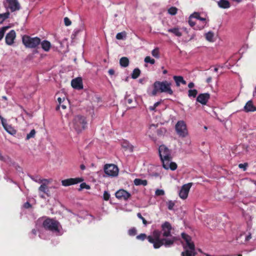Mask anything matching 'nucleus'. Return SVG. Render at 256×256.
Instances as JSON below:
<instances>
[{
    "label": "nucleus",
    "instance_id": "1",
    "mask_svg": "<svg viewBox=\"0 0 256 256\" xmlns=\"http://www.w3.org/2000/svg\"><path fill=\"white\" fill-rule=\"evenodd\" d=\"M162 232L158 230H154L152 234L148 237L145 234H140L136 236L138 240H144L147 238L148 241L153 244L154 248H158L162 246L168 248L171 246L176 240L174 237L170 239L160 238Z\"/></svg>",
    "mask_w": 256,
    "mask_h": 256
},
{
    "label": "nucleus",
    "instance_id": "2",
    "mask_svg": "<svg viewBox=\"0 0 256 256\" xmlns=\"http://www.w3.org/2000/svg\"><path fill=\"white\" fill-rule=\"evenodd\" d=\"M158 154L162 164L163 168L166 170H174L177 168V164L172 162V151L165 145L162 144L159 146Z\"/></svg>",
    "mask_w": 256,
    "mask_h": 256
},
{
    "label": "nucleus",
    "instance_id": "3",
    "mask_svg": "<svg viewBox=\"0 0 256 256\" xmlns=\"http://www.w3.org/2000/svg\"><path fill=\"white\" fill-rule=\"evenodd\" d=\"M36 226L37 228L42 226L45 230L56 233H59L60 228L61 227L60 222L56 220L44 217L39 218L36 222Z\"/></svg>",
    "mask_w": 256,
    "mask_h": 256
},
{
    "label": "nucleus",
    "instance_id": "4",
    "mask_svg": "<svg viewBox=\"0 0 256 256\" xmlns=\"http://www.w3.org/2000/svg\"><path fill=\"white\" fill-rule=\"evenodd\" d=\"M172 82L167 80L162 82L156 81L153 84L154 89L150 94V96H155L158 92H164L170 95L173 94L171 88Z\"/></svg>",
    "mask_w": 256,
    "mask_h": 256
},
{
    "label": "nucleus",
    "instance_id": "5",
    "mask_svg": "<svg viewBox=\"0 0 256 256\" xmlns=\"http://www.w3.org/2000/svg\"><path fill=\"white\" fill-rule=\"evenodd\" d=\"M182 237L185 242V244H183L184 251L182 252V256H195V246L192 240V238L184 232L182 234Z\"/></svg>",
    "mask_w": 256,
    "mask_h": 256
},
{
    "label": "nucleus",
    "instance_id": "6",
    "mask_svg": "<svg viewBox=\"0 0 256 256\" xmlns=\"http://www.w3.org/2000/svg\"><path fill=\"white\" fill-rule=\"evenodd\" d=\"M87 122L86 118L82 116H76L72 123L71 128H72L78 134L81 132L86 127Z\"/></svg>",
    "mask_w": 256,
    "mask_h": 256
},
{
    "label": "nucleus",
    "instance_id": "7",
    "mask_svg": "<svg viewBox=\"0 0 256 256\" xmlns=\"http://www.w3.org/2000/svg\"><path fill=\"white\" fill-rule=\"evenodd\" d=\"M22 42L26 48H36L40 44V39L38 37L31 38L24 35L22 38Z\"/></svg>",
    "mask_w": 256,
    "mask_h": 256
},
{
    "label": "nucleus",
    "instance_id": "8",
    "mask_svg": "<svg viewBox=\"0 0 256 256\" xmlns=\"http://www.w3.org/2000/svg\"><path fill=\"white\" fill-rule=\"evenodd\" d=\"M52 182V179L43 178V182L40 184V186L38 188V192L41 198H45L44 194L48 196H50V192L48 188V184Z\"/></svg>",
    "mask_w": 256,
    "mask_h": 256
},
{
    "label": "nucleus",
    "instance_id": "9",
    "mask_svg": "<svg viewBox=\"0 0 256 256\" xmlns=\"http://www.w3.org/2000/svg\"><path fill=\"white\" fill-rule=\"evenodd\" d=\"M104 172L108 176L115 177L118 174V168L114 164H106L104 166Z\"/></svg>",
    "mask_w": 256,
    "mask_h": 256
},
{
    "label": "nucleus",
    "instance_id": "10",
    "mask_svg": "<svg viewBox=\"0 0 256 256\" xmlns=\"http://www.w3.org/2000/svg\"><path fill=\"white\" fill-rule=\"evenodd\" d=\"M4 5L7 10L12 12L18 11L21 6L18 0H6Z\"/></svg>",
    "mask_w": 256,
    "mask_h": 256
},
{
    "label": "nucleus",
    "instance_id": "11",
    "mask_svg": "<svg viewBox=\"0 0 256 256\" xmlns=\"http://www.w3.org/2000/svg\"><path fill=\"white\" fill-rule=\"evenodd\" d=\"M176 130L178 134L182 138L188 135L186 124L183 120H179L176 124Z\"/></svg>",
    "mask_w": 256,
    "mask_h": 256
},
{
    "label": "nucleus",
    "instance_id": "12",
    "mask_svg": "<svg viewBox=\"0 0 256 256\" xmlns=\"http://www.w3.org/2000/svg\"><path fill=\"white\" fill-rule=\"evenodd\" d=\"M172 230V226L168 222H165L164 224L162 225V236L164 237H169L170 236V238H173L174 236H172L170 235V232ZM176 238V241L177 240V238L174 236ZM166 239H168L167 238H165ZM168 239H170L168 238Z\"/></svg>",
    "mask_w": 256,
    "mask_h": 256
},
{
    "label": "nucleus",
    "instance_id": "13",
    "mask_svg": "<svg viewBox=\"0 0 256 256\" xmlns=\"http://www.w3.org/2000/svg\"><path fill=\"white\" fill-rule=\"evenodd\" d=\"M192 185V183L190 182L185 184L182 186L179 192V196L181 198L184 200L187 198L190 190Z\"/></svg>",
    "mask_w": 256,
    "mask_h": 256
},
{
    "label": "nucleus",
    "instance_id": "14",
    "mask_svg": "<svg viewBox=\"0 0 256 256\" xmlns=\"http://www.w3.org/2000/svg\"><path fill=\"white\" fill-rule=\"evenodd\" d=\"M84 181L82 178H70L62 180V184L64 186H70L78 184Z\"/></svg>",
    "mask_w": 256,
    "mask_h": 256
},
{
    "label": "nucleus",
    "instance_id": "15",
    "mask_svg": "<svg viewBox=\"0 0 256 256\" xmlns=\"http://www.w3.org/2000/svg\"><path fill=\"white\" fill-rule=\"evenodd\" d=\"M115 196L117 198L124 200H128L131 196L130 193L123 189H120L118 190L116 192Z\"/></svg>",
    "mask_w": 256,
    "mask_h": 256
},
{
    "label": "nucleus",
    "instance_id": "16",
    "mask_svg": "<svg viewBox=\"0 0 256 256\" xmlns=\"http://www.w3.org/2000/svg\"><path fill=\"white\" fill-rule=\"evenodd\" d=\"M16 37V34L14 30H11L6 36V43L9 46L12 45Z\"/></svg>",
    "mask_w": 256,
    "mask_h": 256
},
{
    "label": "nucleus",
    "instance_id": "17",
    "mask_svg": "<svg viewBox=\"0 0 256 256\" xmlns=\"http://www.w3.org/2000/svg\"><path fill=\"white\" fill-rule=\"evenodd\" d=\"M210 95L208 93L200 94L198 96L196 101L201 104L204 105L206 104L210 99Z\"/></svg>",
    "mask_w": 256,
    "mask_h": 256
},
{
    "label": "nucleus",
    "instance_id": "18",
    "mask_svg": "<svg viewBox=\"0 0 256 256\" xmlns=\"http://www.w3.org/2000/svg\"><path fill=\"white\" fill-rule=\"evenodd\" d=\"M156 126L155 124H151L150 126L149 130L148 131V132L153 134L156 131L157 134L158 136H162L166 132V130L164 128H160V129L157 130H156Z\"/></svg>",
    "mask_w": 256,
    "mask_h": 256
},
{
    "label": "nucleus",
    "instance_id": "19",
    "mask_svg": "<svg viewBox=\"0 0 256 256\" xmlns=\"http://www.w3.org/2000/svg\"><path fill=\"white\" fill-rule=\"evenodd\" d=\"M71 85L74 89H82L83 88V86L81 78H77L73 79L71 82Z\"/></svg>",
    "mask_w": 256,
    "mask_h": 256
},
{
    "label": "nucleus",
    "instance_id": "20",
    "mask_svg": "<svg viewBox=\"0 0 256 256\" xmlns=\"http://www.w3.org/2000/svg\"><path fill=\"white\" fill-rule=\"evenodd\" d=\"M243 110L246 112H253L256 111V107L253 104L252 101L250 100L246 103Z\"/></svg>",
    "mask_w": 256,
    "mask_h": 256
},
{
    "label": "nucleus",
    "instance_id": "21",
    "mask_svg": "<svg viewBox=\"0 0 256 256\" xmlns=\"http://www.w3.org/2000/svg\"><path fill=\"white\" fill-rule=\"evenodd\" d=\"M173 78L176 82V86L178 87L180 86V84L184 85L186 84V81L182 76H173Z\"/></svg>",
    "mask_w": 256,
    "mask_h": 256
},
{
    "label": "nucleus",
    "instance_id": "22",
    "mask_svg": "<svg viewBox=\"0 0 256 256\" xmlns=\"http://www.w3.org/2000/svg\"><path fill=\"white\" fill-rule=\"evenodd\" d=\"M218 4L220 8L224 9L228 8L230 6L229 2L227 0H220L218 2Z\"/></svg>",
    "mask_w": 256,
    "mask_h": 256
},
{
    "label": "nucleus",
    "instance_id": "23",
    "mask_svg": "<svg viewBox=\"0 0 256 256\" xmlns=\"http://www.w3.org/2000/svg\"><path fill=\"white\" fill-rule=\"evenodd\" d=\"M42 48L45 51L48 52L49 51L50 47L51 44L50 42L48 40H43L42 42H40Z\"/></svg>",
    "mask_w": 256,
    "mask_h": 256
},
{
    "label": "nucleus",
    "instance_id": "24",
    "mask_svg": "<svg viewBox=\"0 0 256 256\" xmlns=\"http://www.w3.org/2000/svg\"><path fill=\"white\" fill-rule=\"evenodd\" d=\"M168 31L169 32L172 33L174 34L176 36L180 37L182 36V33L180 31V28H172L168 29Z\"/></svg>",
    "mask_w": 256,
    "mask_h": 256
},
{
    "label": "nucleus",
    "instance_id": "25",
    "mask_svg": "<svg viewBox=\"0 0 256 256\" xmlns=\"http://www.w3.org/2000/svg\"><path fill=\"white\" fill-rule=\"evenodd\" d=\"M190 18H195L198 20H200L204 24H206V19L205 18H201L198 12H194L190 15Z\"/></svg>",
    "mask_w": 256,
    "mask_h": 256
},
{
    "label": "nucleus",
    "instance_id": "26",
    "mask_svg": "<svg viewBox=\"0 0 256 256\" xmlns=\"http://www.w3.org/2000/svg\"><path fill=\"white\" fill-rule=\"evenodd\" d=\"M134 183L136 186H146L148 184V181L146 180H141L140 178H136Z\"/></svg>",
    "mask_w": 256,
    "mask_h": 256
},
{
    "label": "nucleus",
    "instance_id": "27",
    "mask_svg": "<svg viewBox=\"0 0 256 256\" xmlns=\"http://www.w3.org/2000/svg\"><path fill=\"white\" fill-rule=\"evenodd\" d=\"M4 128V130L10 134H12V135H13L14 134H16V131L15 130H14L10 126H8L6 122L4 124V125H2Z\"/></svg>",
    "mask_w": 256,
    "mask_h": 256
},
{
    "label": "nucleus",
    "instance_id": "28",
    "mask_svg": "<svg viewBox=\"0 0 256 256\" xmlns=\"http://www.w3.org/2000/svg\"><path fill=\"white\" fill-rule=\"evenodd\" d=\"M120 64L122 67H127L129 64V60L126 57H122L120 60Z\"/></svg>",
    "mask_w": 256,
    "mask_h": 256
},
{
    "label": "nucleus",
    "instance_id": "29",
    "mask_svg": "<svg viewBox=\"0 0 256 256\" xmlns=\"http://www.w3.org/2000/svg\"><path fill=\"white\" fill-rule=\"evenodd\" d=\"M122 146L126 150H128L130 152H132L134 150L133 146L127 142H124L122 144Z\"/></svg>",
    "mask_w": 256,
    "mask_h": 256
},
{
    "label": "nucleus",
    "instance_id": "30",
    "mask_svg": "<svg viewBox=\"0 0 256 256\" xmlns=\"http://www.w3.org/2000/svg\"><path fill=\"white\" fill-rule=\"evenodd\" d=\"M9 16L10 12H8L3 14H0V24H2L6 19H7Z\"/></svg>",
    "mask_w": 256,
    "mask_h": 256
},
{
    "label": "nucleus",
    "instance_id": "31",
    "mask_svg": "<svg viewBox=\"0 0 256 256\" xmlns=\"http://www.w3.org/2000/svg\"><path fill=\"white\" fill-rule=\"evenodd\" d=\"M206 38L207 40L209 42H213L214 41V33L212 32H208L206 33Z\"/></svg>",
    "mask_w": 256,
    "mask_h": 256
},
{
    "label": "nucleus",
    "instance_id": "32",
    "mask_svg": "<svg viewBox=\"0 0 256 256\" xmlns=\"http://www.w3.org/2000/svg\"><path fill=\"white\" fill-rule=\"evenodd\" d=\"M126 37V33L124 31L120 32H118L116 35V38L118 40H124Z\"/></svg>",
    "mask_w": 256,
    "mask_h": 256
},
{
    "label": "nucleus",
    "instance_id": "33",
    "mask_svg": "<svg viewBox=\"0 0 256 256\" xmlns=\"http://www.w3.org/2000/svg\"><path fill=\"white\" fill-rule=\"evenodd\" d=\"M140 73V70L138 68L134 69L132 74V78L134 79L138 78Z\"/></svg>",
    "mask_w": 256,
    "mask_h": 256
},
{
    "label": "nucleus",
    "instance_id": "34",
    "mask_svg": "<svg viewBox=\"0 0 256 256\" xmlns=\"http://www.w3.org/2000/svg\"><path fill=\"white\" fill-rule=\"evenodd\" d=\"M30 177L33 181H34L38 184H40L42 182H43V179L41 178L38 176H30Z\"/></svg>",
    "mask_w": 256,
    "mask_h": 256
},
{
    "label": "nucleus",
    "instance_id": "35",
    "mask_svg": "<svg viewBox=\"0 0 256 256\" xmlns=\"http://www.w3.org/2000/svg\"><path fill=\"white\" fill-rule=\"evenodd\" d=\"M168 12L172 16H174L178 12V8L176 7L172 6L168 9Z\"/></svg>",
    "mask_w": 256,
    "mask_h": 256
},
{
    "label": "nucleus",
    "instance_id": "36",
    "mask_svg": "<svg viewBox=\"0 0 256 256\" xmlns=\"http://www.w3.org/2000/svg\"><path fill=\"white\" fill-rule=\"evenodd\" d=\"M198 94V91L196 90H190L188 91V96L190 98H195Z\"/></svg>",
    "mask_w": 256,
    "mask_h": 256
},
{
    "label": "nucleus",
    "instance_id": "37",
    "mask_svg": "<svg viewBox=\"0 0 256 256\" xmlns=\"http://www.w3.org/2000/svg\"><path fill=\"white\" fill-rule=\"evenodd\" d=\"M36 133V132L35 130L32 129L29 134H27L26 140H28L31 138H34L35 136Z\"/></svg>",
    "mask_w": 256,
    "mask_h": 256
},
{
    "label": "nucleus",
    "instance_id": "38",
    "mask_svg": "<svg viewBox=\"0 0 256 256\" xmlns=\"http://www.w3.org/2000/svg\"><path fill=\"white\" fill-rule=\"evenodd\" d=\"M144 61L146 63H150L151 64H154L155 63V60L150 56H146L144 58Z\"/></svg>",
    "mask_w": 256,
    "mask_h": 256
},
{
    "label": "nucleus",
    "instance_id": "39",
    "mask_svg": "<svg viewBox=\"0 0 256 256\" xmlns=\"http://www.w3.org/2000/svg\"><path fill=\"white\" fill-rule=\"evenodd\" d=\"M9 28V26H4L2 28H0V40L4 37V34L6 30H8Z\"/></svg>",
    "mask_w": 256,
    "mask_h": 256
},
{
    "label": "nucleus",
    "instance_id": "40",
    "mask_svg": "<svg viewBox=\"0 0 256 256\" xmlns=\"http://www.w3.org/2000/svg\"><path fill=\"white\" fill-rule=\"evenodd\" d=\"M152 54L156 58H160L159 50L158 48L153 50L152 52Z\"/></svg>",
    "mask_w": 256,
    "mask_h": 256
},
{
    "label": "nucleus",
    "instance_id": "41",
    "mask_svg": "<svg viewBox=\"0 0 256 256\" xmlns=\"http://www.w3.org/2000/svg\"><path fill=\"white\" fill-rule=\"evenodd\" d=\"M136 229L135 228H132L128 231V234L130 236H134L136 234Z\"/></svg>",
    "mask_w": 256,
    "mask_h": 256
},
{
    "label": "nucleus",
    "instance_id": "42",
    "mask_svg": "<svg viewBox=\"0 0 256 256\" xmlns=\"http://www.w3.org/2000/svg\"><path fill=\"white\" fill-rule=\"evenodd\" d=\"M133 98H130V96H128V94H126L125 96V101H126V102L129 104H132V102H133Z\"/></svg>",
    "mask_w": 256,
    "mask_h": 256
},
{
    "label": "nucleus",
    "instance_id": "43",
    "mask_svg": "<svg viewBox=\"0 0 256 256\" xmlns=\"http://www.w3.org/2000/svg\"><path fill=\"white\" fill-rule=\"evenodd\" d=\"M174 202L172 200H168L167 202L168 208V210H172L174 206Z\"/></svg>",
    "mask_w": 256,
    "mask_h": 256
},
{
    "label": "nucleus",
    "instance_id": "44",
    "mask_svg": "<svg viewBox=\"0 0 256 256\" xmlns=\"http://www.w3.org/2000/svg\"><path fill=\"white\" fill-rule=\"evenodd\" d=\"M137 216L140 220H142L143 224L146 226L148 224L147 221L146 220V219L142 216L140 213H138L137 214Z\"/></svg>",
    "mask_w": 256,
    "mask_h": 256
},
{
    "label": "nucleus",
    "instance_id": "45",
    "mask_svg": "<svg viewBox=\"0 0 256 256\" xmlns=\"http://www.w3.org/2000/svg\"><path fill=\"white\" fill-rule=\"evenodd\" d=\"M160 103H161V102H156V103H154V104L153 106H150V108H149L150 110L151 111L154 110L158 106H159L160 104Z\"/></svg>",
    "mask_w": 256,
    "mask_h": 256
},
{
    "label": "nucleus",
    "instance_id": "46",
    "mask_svg": "<svg viewBox=\"0 0 256 256\" xmlns=\"http://www.w3.org/2000/svg\"><path fill=\"white\" fill-rule=\"evenodd\" d=\"M84 188L89 190L90 188V186L86 184V183L83 182L80 184V188H79V190H82Z\"/></svg>",
    "mask_w": 256,
    "mask_h": 256
},
{
    "label": "nucleus",
    "instance_id": "47",
    "mask_svg": "<svg viewBox=\"0 0 256 256\" xmlns=\"http://www.w3.org/2000/svg\"><path fill=\"white\" fill-rule=\"evenodd\" d=\"M110 198V194L107 191H104L103 194V198L105 200H108Z\"/></svg>",
    "mask_w": 256,
    "mask_h": 256
},
{
    "label": "nucleus",
    "instance_id": "48",
    "mask_svg": "<svg viewBox=\"0 0 256 256\" xmlns=\"http://www.w3.org/2000/svg\"><path fill=\"white\" fill-rule=\"evenodd\" d=\"M155 194L158 196H164V192L162 190L158 189L155 192Z\"/></svg>",
    "mask_w": 256,
    "mask_h": 256
},
{
    "label": "nucleus",
    "instance_id": "49",
    "mask_svg": "<svg viewBox=\"0 0 256 256\" xmlns=\"http://www.w3.org/2000/svg\"><path fill=\"white\" fill-rule=\"evenodd\" d=\"M80 30H74L72 34L71 35V38L72 40H74L76 38L77 34L79 33Z\"/></svg>",
    "mask_w": 256,
    "mask_h": 256
},
{
    "label": "nucleus",
    "instance_id": "50",
    "mask_svg": "<svg viewBox=\"0 0 256 256\" xmlns=\"http://www.w3.org/2000/svg\"><path fill=\"white\" fill-rule=\"evenodd\" d=\"M58 102L59 104H61L62 103H68V100H66L64 98H58Z\"/></svg>",
    "mask_w": 256,
    "mask_h": 256
},
{
    "label": "nucleus",
    "instance_id": "51",
    "mask_svg": "<svg viewBox=\"0 0 256 256\" xmlns=\"http://www.w3.org/2000/svg\"><path fill=\"white\" fill-rule=\"evenodd\" d=\"M248 164L247 163L240 164H238V167L240 168L243 169L244 171L246 170Z\"/></svg>",
    "mask_w": 256,
    "mask_h": 256
},
{
    "label": "nucleus",
    "instance_id": "52",
    "mask_svg": "<svg viewBox=\"0 0 256 256\" xmlns=\"http://www.w3.org/2000/svg\"><path fill=\"white\" fill-rule=\"evenodd\" d=\"M64 24L66 26H69L72 24V22L68 18H67V17L64 18Z\"/></svg>",
    "mask_w": 256,
    "mask_h": 256
},
{
    "label": "nucleus",
    "instance_id": "53",
    "mask_svg": "<svg viewBox=\"0 0 256 256\" xmlns=\"http://www.w3.org/2000/svg\"><path fill=\"white\" fill-rule=\"evenodd\" d=\"M67 103H62L61 104H59L57 108L56 109H58L61 107L62 109L64 110L66 108V104Z\"/></svg>",
    "mask_w": 256,
    "mask_h": 256
},
{
    "label": "nucleus",
    "instance_id": "54",
    "mask_svg": "<svg viewBox=\"0 0 256 256\" xmlns=\"http://www.w3.org/2000/svg\"><path fill=\"white\" fill-rule=\"evenodd\" d=\"M192 18H190V16L189 18V20H188V23H189V24L191 26H194L196 22H194L192 20Z\"/></svg>",
    "mask_w": 256,
    "mask_h": 256
},
{
    "label": "nucleus",
    "instance_id": "55",
    "mask_svg": "<svg viewBox=\"0 0 256 256\" xmlns=\"http://www.w3.org/2000/svg\"><path fill=\"white\" fill-rule=\"evenodd\" d=\"M24 206L26 208H30L32 206V205L28 202H26L24 204Z\"/></svg>",
    "mask_w": 256,
    "mask_h": 256
},
{
    "label": "nucleus",
    "instance_id": "56",
    "mask_svg": "<svg viewBox=\"0 0 256 256\" xmlns=\"http://www.w3.org/2000/svg\"><path fill=\"white\" fill-rule=\"evenodd\" d=\"M0 120L2 122V125H4L6 122V120L4 118L0 115Z\"/></svg>",
    "mask_w": 256,
    "mask_h": 256
},
{
    "label": "nucleus",
    "instance_id": "57",
    "mask_svg": "<svg viewBox=\"0 0 256 256\" xmlns=\"http://www.w3.org/2000/svg\"><path fill=\"white\" fill-rule=\"evenodd\" d=\"M194 82H190L188 84V87L190 88H194Z\"/></svg>",
    "mask_w": 256,
    "mask_h": 256
},
{
    "label": "nucleus",
    "instance_id": "58",
    "mask_svg": "<svg viewBox=\"0 0 256 256\" xmlns=\"http://www.w3.org/2000/svg\"><path fill=\"white\" fill-rule=\"evenodd\" d=\"M108 72L110 75H113L114 73V71L112 69H110L108 71Z\"/></svg>",
    "mask_w": 256,
    "mask_h": 256
},
{
    "label": "nucleus",
    "instance_id": "59",
    "mask_svg": "<svg viewBox=\"0 0 256 256\" xmlns=\"http://www.w3.org/2000/svg\"><path fill=\"white\" fill-rule=\"evenodd\" d=\"M151 175H152V176H154V177H158L160 176V174L158 172H154Z\"/></svg>",
    "mask_w": 256,
    "mask_h": 256
},
{
    "label": "nucleus",
    "instance_id": "60",
    "mask_svg": "<svg viewBox=\"0 0 256 256\" xmlns=\"http://www.w3.org/2000/svg\"><path fill=\"white\" fill-rule=\"evenodd\" d=\"M212 81V78L211 77H208L206 78V82L207 83H210V82Z\"/></svg>",
    "mask_w": 256,
    "mask_h": 256
},
{
    "label": "nucleus",
    "instance_id": "61",
    "mask_svg": "<svg viewBox=\"0 0 256 256\" xmlns=\"http://www.w3.org/2000/svg\"><path fill=\"white\" fill-rule=\"evenodd\" d=\"M32 234L34 236L36 234V230L35 229H34L32 231Z\"/></svg>",
    "mask_w": 256,
    "mask_h": 256
},
{
    "label": "nucleus",
    "instance_id": "62",
    "mask_svg": "<svg viewBox=\"0 0 256 256\" xmlns=\"http://www.w3.org/2000/svg\"><path fill=\"white\" fill-rule=\"evenodd\" d=\"M250 238H251V234H249L248 236L246 238V240H248Z\"/></svg>",
    "mask_w": 256,
    "mask_h": 256
},
{
    "label": "nucleus",
    "instance_id": "63",
    "mask_svg": "<svg viewBox=\"0 0 256 256\" xmlns=\"http://www.w3.org/2000/svg\"><path fill=\"white\" fill-rule=\"evenodd\" d=\"M80 168L82 170H84L86 168V166L84 164L80 165Z\"/></svg>",
    "mask_w": 256,
    "mask_h": 256
},
{
    "label": "nucleus",
    "instance_id": "64",
    "mask_svg": "<svg viewBox=\"0 0 256 256\" xmlns=\"http://www.w3.org/2000/svg\"><path fill=\"white\" fill-rule=\"evenodd\" d=\"M4 160V158L2 156V155L0 153V160Z\"/></svg>",
    "mask_w": 256,
    "mask_h": 256
}]
</instances>
